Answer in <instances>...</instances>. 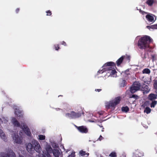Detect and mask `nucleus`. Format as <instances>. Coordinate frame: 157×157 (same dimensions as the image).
I'll return each mask as SVG.
<instances>
[{
    "label": "nucleus",
    "instance_id": "f257e3e1",
    "mask_svg": "<svg viewBox=\"0 0 157 157\" xmlns=\"http://www.w3.org/2000/svg\"><path fill=\"white\" fill-rule=\"evenodd\" d=\"M26 150L30 154H33L35 151L37 152L40 153L41 152L42 148L37 141L33 140L30 143L26 144Z\"/></svg>",
    "mask_w": 157,
    "mask_h": 157
},
{
    "label": "nucleus",
    "instance_id": "f03ea898",
    "mask_svg": "<svg viewBox=\"0 0 157 157\" xmlns=\"http://www.w3.org/2000/svg\"><path fill=\"white\" fill-rule=\"evenodd\" d=\"M152 41L151 37L145 35L142 37L139 40L137 43L138 46L141 49H145L147 48H150V44Z\"/></svg>",
    "mask_w": 157,
    "mask_h": 157
},
{
    "label": "nucleus",
    "instance_id": "7ed1b4c3",
    "mask_svg": "<svg viewBox=\"0 0 157 157\" xmlns=\"http://www.w3.org/2000/svg\"><path fill=\"white\" fill-rule=\"evenodd\" d=\"M13 124L14 126L16 127H20L23 131L28 136H30L31 135L30 131L29 128L25 123H22L20 125V123L15 118L13 120Z\"/></svg>",
    "mask_w": 157,
    "mask_h": 157
},
{
    "label": "nucleus",
    "instance_id": "20e7f679",
    "mask_svg": "<svg viewBox=\"0 0 157 157\" xmlns=\"http://www.w3.org/2000/svg\"><path fill=\"white\" fill-rule=\"evenodd\" d=\"M121 99V98L120 96L115 98L114 100L106 103V108H112L114 109L116 106L120 103Z\"/></svg>",
    "mask_w": 157,
    "mask_h": 157
},
{
    "label": "nucleus",
    "instance_id": "39448f33",
    "mask_svg": "<svg viewBox=\"0 0 157 157\" xmlns=\"http://www.w3.org/2000/svg\"><path fill=\"white\" fill-rule=\"evenodd\" d=\"M82 113V110L81 108H80V111L78 112L72 111L70 113H66L65 115L70 119H75L80 117Z\"/></svg>",
    "mask_w": 157,
    "mask_h": 157
},
{
    "label": "nucleus",
    "instance_id": "423d86ee",
    "mask_svg": "<svg viewBox=\"0 0 157 157\" xmlns=\"http://www.w3.org/2000/svg\"><path fill=\"white\" fill-rule=\"evenodd\" d=\"M109 71V72L110 73V75L112 76L113 77H116L117 72L115 69L114 67H109L103 68L102 70H99L98 71V74H102L104 71Z\"/></svg>",
    "mask_w": 157,
    "mask_h": 157
},
{
    "label": "nucleus",
    "instance_id": "0eeeda50",
    "mask_svg": "<svg viewBox=\"0 0 157 157\" xmlns=\"http://www.w3.org/2000/svg\"><path fill=\"white\" fill-rule=\"evenodd\" d=\"M141 85L138 81H136L134 82L130 87V91L131 93L134 94L140 90Z\"/></svg>",
    "mask_w": 157,
    "mask_h": 157
},
{
    "label": "nucleus",
    "instance_id": "6e6552de",
    "mask_svg": "<svg viewBox=\"0 0 157 157\" xmlns=\"http://www.w3.org/2000/svg\"><path fill=\"white\" fill-rule=\"evenodd\" d=\"M45 150L46 151L45 152H43V154L40 157H52L50 154L52 153L53 150L51 146L49 145H47L45 148Z\"/></svg>",
    "mask_w": 157,
    "mask_h": 157
},
{
    "label": "nucleus",
    "instance_id": "1a4fd4ad",
    "mask_svg": "<svg viewBox=\"0 0 157 157\" xmlns=\"http://www.w3.org/2000/svg\"><path fill=\"white\" fill-rule=\"evenodd\" d=\"M15 154L11 149L8 151L7 153L4 152L0 153V157H15Z\"/></svg>",
    "mask_w": 157,
    "mask_h": 157
},
{
    "label": "nucleus",
    "instance_id": "9d476101",
    "mask_svg": "<svg viewBox=\"0 0 157 157\" xmlns=\"http://www.w3.org/2000/svg\"><path fill=\"white\" fill-rule=\"evenodd\" d=\"M12 137L14 142L17 144H20L22 142V139L21 137H20L17 133L15 132H13Z\"/></svg>",
    "mask_w": 157,
    "mask_h": 157
},
{
    "label": "nucleus",
    "instance_id": "9b49d317",
    "mask_svg": "<svg viewBox=\"0 0 157 157\" xmlns=\"http://www.w3.org/2000/svg\"><path fill=\"white\" fill-rule=\"evenodd\" d=\"M75 126L78 131L81 133H86L88 132V129L86 126L82 125L78 126L75 125Z\"/></svg>",
    "mask_w": 157,
    "mask_h": 157
},
{
    "label": "nucleus",
    "instance_id": "f8f14e48",
    "mask_svg": "<svg viewBox=\"0 0 157 157\" xmlns=\"http://www.w3.org/2000/svg\"><path fill=\"white\" fill-rule=\"evenodd\" d=\"M115 66L116 64L114 62H109L105 63L102 66V67H103V68L109 67H115Z\"/></svg>",
    "mask_w": 157,
    "mask_h": 157
},
{
    "label": "nucleus",
    "instance_id": "ddd939ff",
    "mask_svg": "<svg viewBox=\"0 0 157 157\" xmlns=\"http://www.w3.org/2000/svg\"><path fill=\"white\" fill-rule=\"evenodd\" d=\"M146 18L149 22L153 23L155 21L153 17L149 14L146 15Z\"/></svg>",
    "mask_w": 157,
    "mask_h": 157
},
{
    "label": "nucleus",
    "instance_id": "4468645a",
    "mask_svg": "<svg viewBox=\"0 0 157 157\" xmlns=\"http://www.w3.org/2000/svg\"><path fill=\"white\" fill-rule=\"evenodd\" d=\"M125 56H122L117 61L116 63L117 66H119L122 63L123 59L125 58Z\"/></svg>",
    "mask_w": 157,
    "mask_h": 157
},
{
    "label": "nucleus",
    "instance_id": "2eb2a0df",
    "mask_svg": "<svg viewBox=\"0 0 157 157\" xmlns=\"http://www.w3.org/2000/svg\"><path fill=\"white\" fill-rule=\"evenodd\" d=\"M52 153L55 157H59L60 153L58 150L54 149Z\"/></svg>",
    "mask_w": 157,
    "mask_h": 157
},
{
    "label": "nucleus",
    "instance_id": "dca6fc26",
    "mask_svg": "<svg viewBox=\"0 0 157 157\" xmlns=\"http://www.w3.org/2000/svg\"><path fill=\"white\" fill-rule=\"evenodd\" d=\"M15 113L17 116L20 117H22L23 116V113L22 112L18 109H16L15 110Z\"/></svg>",
    "mask_w": 157,
    "mask_h": 157
},
{
    "label": "nucleus",
    "instance_id": "f3484780",
    "mask_svg": "<svg viewBox=\"0 0 157 157\" xmlns=\"http://www.w3.org/2000/svg\"><path fill=\"white\" fill-rule=\"evenodd\" d=\"M157 95L154 94H151L148 95L149 99L151 101L157 98Z\"/></svg>",
    "mask_w": 157,
    "mask_h": 157
},
{
    "label": "nucleus",
    "instance_id": "a211bd4d",
    "mask_svg": "<svg viewBox=\"0 0 157 157\" xmlns=\"http://www.w3.org/2000/svg\"><path fill=\"white\" fill-rule=\"evenodd\" d=\"M142 87L143 89V90L146 92V93L149 92L150 90L148 86L144 84V85L142 86Z\"/></svg>",
    "mask_w": 157,
    "mask_h": 157
},
{
    "label": "nucleus",
    "instance_id": "6ab92c4d",
    "mask_svg": "<svg viewBox=\"0 0 157 157\" xmlns=\"http://www.w3.org/2000/svg\"><path fill=\"white\" fill-rule=\"evenodd\" d=\"M156 2V0H147L146 3L149 6H152L153 4L155 3Z\"/></svg>",
    "mask_w": 157,
    "mask_h": 157
},
{
    "label": "nucleus",
    "instance_id": "aec40b11",
    "mask_svg": "<svg viewBox=\"0 0 157 157\" xmlns=\"http://www.w3.org/2000/svg\"><path fill=\"white\" fill-rule=\"evenodd\" d=\"M0 136L1 138L3 139L4 141L5 140L6 135L3 131L1 129H0Z\"/></svg>",
    "mask_w": 157,
    "mask_h": 157
},
{
    "label": "nucleus",
    "instance_id": "412c9836",
    "mask_svg": "<svg viewBox=\"0 0 157 157\" xmlns=\"http://www.w3.org/2000/svg\"><path fill=\"white\" fill-rule=\"evenodd\" d=\"M151 72L150 70L147 68H146L144 69L142 71V73L144 74H149Z\"/></svg>",
    "mask_w": 157,
    "mask_h": 157
},
{
    "label": "nucleus",
    "instance_id": "4be33fe9",
    "mask_svg": "<svg viewBox=\"0 0 157 157\" xmlns=\"http://www.w3.org/2000/svg\"><path fill=\"white\" fill-rule=\"evenodd\" d=\"M133 98L135 100L138 99L139 98V96L136 94H132L129 95V98Z\"/></svg>",
    "mask_w": 157,
    "mask_h": 157
},
{
    "label": "nucleus",
    "instance_id": "5701e85b",
    "mask_svg": "<svg viewBox=\"0 0 157 157\" xmlns=\"http://www.w3.org/2000/svg\"><path fill=\"white\" fill-rule=\"evenodd\" d=\"M147 27L149 29H157V24L151 25V26H147Z\"/></svg>",
    "mask_w": 157,
    "mask_h": 157
},
{
    "label": "nucleus",
    "instance_id": "b1692460",
    "mask_svg": "<svg viewBox=\"0 0 157 157\" xmlns=\"http://www.w3.org/2000/svg\"><path fill=\"white\" fill-rule=\"evenodd\" d=\"M151 110L148 107H146L144 110V112L146 113L147 114H148L149 113L151 112Z\"/></svg>",
    "mask_w": 157,
    "mask_h": 157
},
{
    "label": "nucleus",
    "instance_id": "393cba45",
    "mask_svg": "<svg viewBox=\"0 0 157 157\" xmlns=\"http://www.w3.org/2000/svg\"><path fill=\"white\" fill-rule=\"evenodd\" d=\"M129 110V108L127 106H126L125 107H123L122 108V110L123 112H127Z\"/></svg>",
    "mask_w": 157,
    "mask_h": 157
},
{
    "label": "nucleus",
    "instance_id": "a878e982",
    "mask_svg": "<svg viewBox=\"0 0 157 157\" xmlns=\"http://www.w3.org/2000/svg\"><path fill=\"white\" fill-rule=\"evenodd\" d=\"M157 103V101H153L151 103V104L150 106L151 108H154L155 105H156Z\"/></svg>",
    "mask_w": 157,
    "mask_h": 157
},
{
    "label": "nucleus",
    "instance_id": "bb28decb",
    "mask_svg": "<svg viewBox=\"0 0 157 157\" xmlns=\"http://www.w3.org/2000/svg\"><path fill=\"white\" fill-rule=\"evenodd\" d=\"M126 82L125 80H123L122 82L120 84V86L124 87L126 86Z\"/></svg>",
    "mask_w": 157,
    "mask_h": 157
},
{
    "label": "nucleus",
    "instance_id": "cd10ccee",
    "mask_svg": "<svg viewBox=\"0 0 157 157\" xmlns=\"http://www.w3.org/2000/svg\"><path fill=\"white\" fill-rule=\"evenodd\" d=\"M38 137H39V139L40 140H44L45 138V136L43 135H39Z\"/></svg>",
    "mask_w": 157,
    "mask_h": 157
},
{
    "label": "nucleus",
    "instance_id": "c85d7f7f",
    "mask_svg": "<svg viewBox=\"0 0 157 157\" xmlns=\"http://www.w3.org/2000/svg\"><path fill=\"white\" fill-rule=\"evenodd\" d=\"M109 156L111 157H117L116 153L115 152H113L109 155Z\"/></svg>",
    "mask_w": 157,
    "mask_h": 157
},
{
    "label": "nucleus",
    "instance_id": "c756f323",
    "mask_svg": "<svg viewBox=\"0 0 157 157\" xmlns=\"http://www.w3.org/2000/svg\"><path fill=\"white\" fill-rule=\"evenodd\" d=\"M154 82L153 87L154 88H156L157 87V79L154 80Z\"/></svg>",
    "mask_w": 157,
    "mask_h": 157
},
{
    "label": "nucleus",
    "instance_id": "7c9ffc66",
    "mask_svg": "<svg viewBox=\"0 0 157 157\" xmlns=\"http://www.w3.org/2000/svg\"><path fill=\"white\" fill-rule=\"evenodd\" d=\"M79 154L81 156H84L86 155V153L85 151L81 150L79 152Z\"/></svg>",
    "mask_w": 157,
    "mask_h": 157
},
{
    "label": "nucleus",
    "instance_id": "2f4dec72",
    "mask_svg": "<svg viewBox=\"0 0 157 157\" xmlns=\"http://www.w3.org/2000/svg\"><path fill=\"white\" fill-rule=\"evenodd\" d=\"M54 46L56 50L58 51L60 48L59 44L55 45Z\"/></svg>",
    "mask_w": 157,
    "mask_h": 157
},
{
    "label": "nucleus",
    "instance_id": "473e14b6",
    "mask_svg": "<svg viewBox=\"0 0 157 157\" xmlns=\"http://www.w3.org/2000/svg\"><path fill=\"white\" fill-rule=\"evenodd\" d=\"M47 16H50L52 15V12L50 10H48L46 11Z\"/></svg>",
    "mask_w": 157,
    "mask_h": 157
},
{
    "label": "nucleus",
    "instance_id": "72a5a7b5",
    "mask_svg": "<svg viewBox=\"0 0 157 157\" xmlns=\"http://www.w3.org/2000/svg\"><path fill=\"white\" fill-rule=\"evenodd\" d=\"M141 57L142 58V59H146V53H145L144 54H141Z\"/></svg>",
    "mask_w": 157,
    "mask_h": 157
},
{
    "label": "nucleus",
    "instance_id": "f704fd0d",
    "mask_svg": "<svg viewBox=\"0 0 157 157\" xmlns=\"http://www.w3.org/2000/svg\"><path fill=\"white\" fill-rule=\"evenodd\" d=\"M124 59H126L128 61V62H129L130 60V57L129 56L126 55V56H125Z\"/></svg>",
    "mask_w": 157,
    "mask_h": 157
},
{
    "label": "nucleus",
    "instance_id": "c9c22d12",
    "mask_svg": "<svg viewBox=\"0 0 157 157\" xmlns=\"http://www.w3.org/2000/svg\"><path fill=\"white\" fill-rule=\"evenodd\" d=\"M61 44L64 45L65 46H67V44L64 41H63L61 43Z\"/></svg>",
    "mask_w": 157,
    "mask_h": 157
},
{
    "label": "nucleus",
    "instance_id": "e433bc0d",
    "mask_svg": "<svg viewBox=\"0 0 157 157\" xmlns=\"http://www.w3.org/2000/svg\"><path fill=\"white\" fill-rule=\"evenodd\" d=\"M103 138V137L101 136H100L99 138L98 139V140H101Z\"/></svg>",
    "mask_w": 157,
    "mask_h": 157
},
{
    "label": "nucleus",
    "instance_id": "4c0bfd02",
    "mask_svg": "<svg viewBox=\"0 0 157 157\" xmlns=\"http://www.w3.org/2000/svg\"><path fill=\"white\" fill-rule=\"evenodd\" d=\"M20 11V8H17L16 10V12L17 13H18Z\"/></svg>",
    "mask_w": 157,
    "mask_h": 157
},
{
    "label": "nucleus",
    "instance_id": "58836bf2",
    "mask_svg": "<svg viewBox=\"0 0 157 157\" xmlns=\"http://www.w3.org/2000/svg\"><path fill=\"white\" fill-rule=\"evenodd\" d=\"M101 89H95V91H98V92L101 91Z\"/></svg>",
    "mask_w": 157,
    "mask_h": 157
},
{
    "label": "nucleus",
    "instance_id": "ea45409f",
    "mask_svg": "<svg viewBox=\"0 0 157 157\" xmlns=\"http://www.w3.org/2000/svg\"><path fill=\"white\" fill-rule=\"evenodd\" d=\"M54 146L55 148H57L58 147V145L56 144H55Z\"/></svg>",
    "mask_w": 157,
    "mask_h": 157
},
{
    "label": "nucleus",
    "instance_id": "a19ab883",
    "mask_svg": "<svg viewBox=\"0 0 157 157\" xmlns=\"http://www.w3.org/2000/svg\"><path fill=\"white\" fill-rule=\"evenodd\" d=\"M141 11L142 13H143V14H144V13H146L144 11H141L140 12H141Z\"/></svg>",
    "mask_w": 157,
    "mask_h": 157
},
{
    "label": "nucleus",
    "instance_id": "79ce46f5",
    "mask_svg": "<svg viewBox=\"0 0 157 157\" xmlns=\"http://www.w3.org/2000/svg\"><path fill=\"white\" fill-rule=\"evenodd\" d=\"M104 128H102V130H101V131H102V132H103V131H104Z\"/></svg>",
    "mask_w": 157,
    "mask_h": 157
},
{
    "label": "nucleus",
    "instance_id": "37998d69",
    "mask_svg": "<svg viewBox=\"0 0 157 157\" xmlns=\"http://www.w3.org/2000/svg\"><path fill=\"white\" fill-rule=\"evenodd\" d=\"M68 157H73L72 156H70V155H69V156H68Z\"/></svg>",
    "mask_w": 157,
    "mask_h": 157
},
{
    "label": "nucleus",
    "instance_id": "c03bdc74",
    "mask_svg": "<svg viewBox=\"0 0 157 157\" xmlns=\"http://www.w3.org/2000/svg\"><path fill=\"white\" fill-rule=\"evenodd\" d=\"M99 126L100 127H103L102 126H101V125H99Z\"/></svg>",
    "mask_w": 157,
    "mask_h": 157
},
{
    "label": "nucleus",
    "instance_id": "a18cd8bd",
    "mask_svg": "<svg viewBox=\"0 0 157 157\" xmlns=\"http://www.w3.org/2000/svg\"><path fill=\"white\" fill-rule=\"evenodd\" d=\"M152 56V58H154V56Z\"/></svg>",
    "mask_w": 157,
    "mask_h": 157
},
{
    "label": "nucleus",
    "instance_id": "49530a36",
    "mask_svg": "<svg viewBox=\"0 0 157 157\" xmlns=\"http://www.w3.org/2000/svg\"><path fill=\"white\" fill-rule=\"evenodd\" d=\"M20 157H23V156H20Z\"/></svg>",
    "mask_w": 157,
    "mask_h": 157
}]
</instances>
